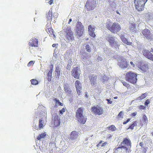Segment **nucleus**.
<instances>
[{
    "mask_svg": "<svg viewBox=\"0 0 153 153\" xmlns=\"http://www.w3.org/2000/svg\"><path fill=\"white\" fill-rule=\"evenodd\" d=\"M137 126V122L136 121H134L133 122V123L128 128V129H130L131 130H132L134 129V126Z\"/></svg>",
    "mask_w": 153,
    "mask_h": 153,
    "instance_id": "32",
    "label": "nucleus"
},
{
    "mask_svg": "<svg viewBox=\"0 0 153 153\" xmlns=\"http://www.w3.org/2000/svg\"><path fill=\"white\" fill-rule=\"evenodd\" d=\"M97 77L96 76H94L93 74H91L89 76L90 81L92 86H94L96 84Z\"/></svg>",
    "mask_w": 153,
    "mask_h": 153,
    "instance_id": "17",
    "label": "nucleus"
},
{
    "mask_svg": "<svg viewBox=\"0 0 153 153\" xmlns=\"http://www.w3.org/2000/svg\"><path fill=\"white\" fill-rule=\"evenodd\" d=\"M83 109V108L82 107L78 108L76 112V117L79 123L84 124L85 123L87 119L82 115Z\"/></svg>",
    "mask_w": 153,
    "mask_h": 153,
    "instance_id": "4",
    "label": "nucleus"
},
{
    "mask_svg": "<svg viewBox=\"0 0 153 153\" xmlns=\"http://www.w3.org/2000/svg\"><path fill=\"white\" fill-rule=\"evenodd\" d=\"M106 28L113 33H117L121 29L120 25L117 23L114 22L112 24L110 22L106 23Z\"/></svg>",
    "mask_w": 153,
    "mask_h": 153,
    "instance_id": "1",
    "label": "nucleus"
},
{
    "mask_svg": "<svg viewBox=\"0 0 153 153\" xmlns=\"http://www.w3.org/2000/svg\"><path fill=\"white\" fill-rule=\"evenodd\" d=\"M121 145H126V147L128 148H130L131 147V143L129 139L128 138H125L122 142L121 143Z\"/></svg>",
    "mask_w": 153,
    "mask_h": 153,
    "instance_id": "15",
    "label": "nucleus"
},
{
    "mask_svg": "<svg viewBox=\"0 0 153 153\" xmlns=\"http://www.w3.org/2000/svg\"><path fill=\"white\" fill-rule=\"evenodd\" d=\"M78 133L74 131H72L70 134V139L72 140L76 139L78 137Z\"/></svg>",
    "mask_w": 153,
    "mask_h": 153,
    "instance_id": "20",
    "label": "nucleus"
},
{
    "mask_svg": "<svg viewBox=\"0 0 153 153\" xmlns=\"http://www.w3.org/2000/svg\"><path fill=\"white\" fill-rule=\"evenodd\" d=\"M139 145L140 146L142 147L143 146V144L142 142H140L139 143Z\"/></svg>",
    "mask_w": 153,
    "mask_h": 153,
    "instance_id": "55",
    "label": "nucleus"
},
{
    "mask_svg": "<svg viewBox=\"0 0 153 153\" xmlns=\"http://www.w3.org/2000/svg\"><path fill=\"white\" fill-rule=\"evenodd\" d=\"M72 21V19H69V22H68V24H69L70 22H71Z\"/></svg>",
    "mask_w": 153,
    "mask_h": 153,
    "instance_id": "57",
    "label": "nucleus"
},
{
    "mask_svg": "<svg viewBox=\"0 0 153 153\" xmlns=\"http://www.w3.org/2000/svg\"><path fill=\"white\" fill-rule=\"evenodd\" d=\"M149 103H150L149 100L147 99L145 101V102L144 103V105L146 106L147 105H148Z\"/></svg>",
    "mask_w": 153,
    "mask_h": 153,
    "instance_id": "47",
    "label": "nucleus"
},
{
    "mask_svg": "<svg viewBox=\"0 0 153 153\" xmlns=\"http://www.w3.org/2000/svg\"><path fill=\"white\" fill-rule=\"evenodd\" d=\"M122 82L123 85L126 87L128 89L131 88V87L130 85L126 82L123 81Z\"/></svg>",
    "mask_w": 153,
    "mask_h": 153,
    "instance_id": "34",
    "label": "nucleus"
},
{
    "mask_svg": "<svg viewBox=\"0 0 153 153\" xmlns=\"http://www.w3.org/2000/svg\"><path fill=\"white\" fill-rule=\"evenodd\" d=\"M64 91L66 93L69 94H71V91L67 84H64Z\"/></svg>",
    "mask_w": 153,
    "mask_h": 153,
    "instance_id": "23",
    "label": "nucleus"
},
{
    "mask_svg": "<svg viewBox=\"0 0 153 153\" xmlns=\"http://www.w3.org/2000/svg\"><path fill=\"white\" fill-rule=\"evenodd\" d=\"M117 97H115L114 98L115 99H117Z\"/></svg>",
    "mask_w": 153,
    "mask_h": 153,
    "instance_id": "60",
    "label": "nucleus"
},
{
    "mask_svg": "<svg viewBox=\"0 0 153 153\" xmlns=\"http://www.w3.org/2000/svg\"><path fill=\"white\" fill-rule=\"evenodd\" d=\"M106 100L108 102V104H111L112 102V101H110V100L108 99H106Z\"/></svg>",
    "mask_w": 153,
    "mask_h": 153,
    "instance_id": "51",
    "label": "nucleus"
},
{
    "mask_svg": "<svg viewBox=\"0 0 153 153\" xmlns=\"http://www.w3.org/2000/svg\"><path fill=\"white\" fill-rule=\"evenodd\" d=\"M139 68L144 72L147 71L149 69L147 64H141L139 67Z\"/></svg>",
    "mask_w": 153,
    "mask_h": 153,
    "instance_id": "22",
    "label": "nucleus"
},
{
    "mask_svg": "<svg viewBox=\"0 0 153 153\" xmlns=\"http://www.w3.org/2000/svg\"><path fill=\"white\" fill-rule=\"evenodd\" d=\"M75 86L76 89V91L78 95H80L81 92L80 90L81 89V84L78 80H76L75 83Z\"/></svg>",
    "mask_w": 153,
    "mask_h": 153,
    "instance_id": "19",
    "label": "nucleus"
},
{
    "mask_svg": "<svg viewBox=\"0 0 153 153\" xmlns=\"http://www.w3.org/2000/svg\"><path fill=\"white\" fill-rule=\"evenodd\" d=\"M32 84L33 85H36L38 83V81L36 79H33L30 80Z\"/></svg>",
    "mask_w": 153,
    "mask_h": 153,
    "instance_id": "37",
    "label": "nucleus"
},
{
    "mask_svg": "<svg viewBox=\"0 0 153 153\" xmlns=\"http://www.w3.org/2000/svg\"><path fill=\"white\" fill-rule=\"evenodd\" d=\"M131 119L130 118H128L127 119V120L125 121H124L123 122V124L124 125L126 124Z\"/></svg>",
    "mask_w": 153,
    "mask_h": 153,
    "instance_id": "48",
    "label": "nucleus"
},
{
    "mask_svg": "<svg viewBox=\"0 0 153 153\" xmlns=\"http://www.w3.org/2000/svg\"><path fill=\"white\" fill-rule=\"evenodd\" d=\"M151 51L152 52H153V48H151Z\"/></svg>",
    "mask_w": 153,
    "mask_h": 153,
    "instance_id": "59",
    "label": "nucleus"
},
{
    "mask_svg": "<svg viewBox=\"0 0 153 153\" xmlns=\"http://www.w3.org/2000/svg\"><path fill=\"white\" fill-rule=\"evenodd\" d=\"M60 124V119L59 116L57 115L54 116L52 119V125L53 126V127H57Z\"/></svg>",
    "mask_w": 153,
    "mask_h": 153,
    "instance_id": "10",
    "label": "nucleus"
},
{
    "mask_svg": "<svg viewBox=\"0 0 153 153\" xmlns=\"http://www.w3.org/2000/svg\"><path fill=\"white\" fill-rule=\"evenodd\" d=\"M130 63L131 65H132L133 67H135V65L133 63V62H131Z\"/></svg>",
    "mask_w": 153,
    "mask_h": 153,
    "instance_id": "54",
    "label": "nucleus"
},
{
    "mask_svg": "<svg viewBox=\"0 0 153 153\" xmlns=\"http://www.w3.org/2000/svg\"><path fill=\"white\" fill-rule=\"evenodd\" d=\"M120 45V43L117 41H114L113 43L110 45L111 47L116 49V50L119 49Z\"/></svg>",
    "mask_w": 153,
    "mask_h": 153,
    "instance_id": "26",
    "label": "nucleus"
},
{
    "mask_svg": "<svg viewBox=\"0 0 153 153\" xmlns=\"http://www.w3.org/2000/svg\"><path fill=\"white\" fill-rule=\"evenodd\" d=\"M137 75L131 71H130L126 73L125 75V79L126 81L133 84L136 83Z\"/></svg>",
    "mask_w": 153,
    "mask_h": 153,
    "instance_id": "2",
    "label": "nucleus"
},
{
    "mask_svg": "<svg viewBox=\"0 0 153 153\" xmlns=\"http://www.w3.org/2000/svg\"><path fill=\"white\" fill-rule=\"evenodd\" d=\"M28 45L30 47H37L38 46V39L35 38L31 39L29 41Z\"/></svg>",
    "mask_w": 153,
    "mask_h": 153,
    "instance_id": "11",
    "label": "nucleus"
},
{
    "mask_svg": "<svg viewBox=\"0 0 153 153\" xmlns=\"http://www.w3.org/2000/svg\"><path fill=\"white\" fill-rule=\"evenodd\" d=\"M123 113L122 111H120L117 116L118 119L119 120L120 118H123Z\"/></svg>",
    "mask_w": 153,
    "mask_h": 153,
    "instance_id": "38",
    "label": "nucleus"
},
{
    "mask_svg": "<svg viewBox=\"0 0 153 153\" xmlns=\"http://www.w3.org/2000/svg\"><path fill=\"white\" fill-rule=\"evenodd\" d=\"M46 30L49 35L50 36L53 38L56 37L55 35L53 33V30L52 28L48 29H46Z\"/></svg>",
    "mask_w": 153,
    "mask_h": 153,
    "instance_id": "25",
    "label": "nucleus"
},
{
    "mask_svg": "<svg viewBox=\"0 0 153 153\" xmlns=\"http://www.w3.org/2000/svg\"><path fill=\"white\" fill-rule=\"evenodd\" d=\"M102 141L101 140L100 141L98 144L97 145V146L98 148H100V147H103L105 146L108 143L107 142L103 143L101 145V144L102 143Z\"/></svg>",
    "mask_w": 153,
    "mask_h": 153,
    "instance_id": "29",
    "label": "nucleus"
},
{
    "mask_svg": "<svg viewBox=\"0 0 153 153\" xmlns=\"http://www.w3.org/2000/svg\"><path fill=\"white\" fill-rule=\"evenodd\" d=\"M34 62L33 61H30L27 64V66L28 67H30V66H32L33 65L34 63Z\"/></svg>",
    "mask_w": 153,
    "mask_h": 153,
    "instance_id": "44",
    "label": "nucleus"
},
{
    "mask_svg": "<svg viewBox=\"0 0 153 153\" xmlns=\"http://www.w3.org/2000/svg\"><path fill=\"white\" fill-rule=\"evenodd\" d=\"M111 137V136H110V137Z\"/></svg>",
    "mask_w": 153,
    "mask_h": 153,
    "instance_id": "62",
    "label": "nucleus"
},
{
    "mask_svg": "<svg viewBox=\"0 0 153 153\" xmlns=\"http://www.w3.org/2000/svg\"><path fill=\"white\" fill-rule=\"evenodd\" d=\"M143 55L146 57L153 61V55L149 51L144 50L143 51Z\"/></svg>",
    "mask_w": 153,
    "mask_h": 153,
    "instance_id": "12",
    "label": "nucleus"
},
{
    "mask_svg": "<svg viewBox=\"0 0 153 153\" xmlns=\"http://www.w3.org/2000/svg\"><path fill=\"white\" fill-rule=\"evenodd\" d=\"M46 29H48L52 28L51 22H49V23H47V24L46 25Z\"/></svg>",
    "mask_w": 153,
    "mask_h": 153,
    "instance_id": "42",
    "label": "nucleus"
},
{
    "mask_svg": "<svg viewBox=\"0 0 153 153\" xmlns=\"http://www.w3.org/2000/svg\"><path fill=\"white\" fill-rule=\"evenodd\" d=\"M123 149H125L126 151H128V148L126 146L124 145L121 146L115 147L114 149V153H123Z\"/></svg>",
    "mask_w": 153,
    "mask_h": 153,
    "instance_id": "16",
    "label": "nucleus"
},
{
    "mask_svg": "<svg viewBox=\"0 0 153 153\" xmlns=\"http://www.w3.org/2000/svg\"><path fill=\"white\" fill-rule=\"evenodd\" d=\"M146 96L147 95L146 94H143L140 96L138 97L137 98V100H142L145 98L146 97Z\"/></svg>",
    "mask_w": 153,
    "mask_h": 153,
    "instance_id": "33",
    "label": "nucleus"
},
{
    "mask_svg": "<svg viewBox=\"0 0 153 153\" xmlns=\"http://www.w3.org/2000/svg\"><path fill=\"white\" fill-rule=\"evenodd\" d=\"M139 108L140 109H143L145 108V106L143 105H140Z\"/></svg>",
    "mask_w": 153,
    "mask_h": 153,
    "instance_id": "50",
    "label": "nucleus"
},
{
    "mask_svg": "<svg viewBox=\"0 0 153 153\" xmlns=\"http://www.w3.org/2000/svg\"><path fill=\"white\" fill-rule=\"evenodd\" d=\"M59 69V66H57L56 68L55 71L57 73L58 76L60 75V71Z\"/></svg>",
    "mask_w": 153,
    "mask_h": 153,
    "instance_id": "39",
    "label": "nucleus"
},
{
    "mask_svg": "<svg viewBox=\"0 0 153 153\" xmlns=\"http://www.w3.org/2000/svg\"><path fill=\"white\" fill-rule=\"evenodd\" d=\"M143 34L149 39H152V33H150V30L147 29H145L142 32Z\"/></svg>",
    "mask_w": 153,
    "mask_h": 153,
    "instance_id": "13",
    "label": "nucleus"
},
{
    "mask_svg": "<svg viewBox=\"0 0 153 153\" xmlns=\"http://www.w3.org/2000/svg\"><path fill=\"white\" fill-rule=\"evenodd\" d=\"M148 0H134V6L136 9L137 11H141L143 10L145 5Z\"/></svg>",
    "mask_w": 153,
    "mask_h": 153,
    "instance_id": "5",
    "label": "nucleus"
},
{
    "mask_svg": "<svg viewBox=\"0 0 153 153\" xmlns=\"http://www.w3.org/2000/svg\"><path fill=\"white\" fill-rule=\"evenodd\" d=\"M129 29L131 31H132V32H134L135 30V25L134 24H131L129 26Z\"/></svg>",
    "mask_w": 153,
    "mask_h": 153,
    "instance_id": "36",
    "label": "nucleus"
},
{
    "mask_svg": "<svg viewBox=\"0 0 153 153\" xmlns=\"http://www.w3.org/2000/svg\"><path fill=\"white\" fill-rule=\"evenodd\" d=\"M118 65L122 68H125L128 67L127 61L125 59H119L118 60Z\"/></svg>",
    "mask_w": 153,
    "mask_h": 153,
    "instance_id": "14",
    "label": "nucleus"
},
{
    "mask_svg": "<svg viewBox=\"0 0 153 153\" xmlns=\"http://www.w3.org/2000/svg\"><path fill=\"white\" fill-rule=\"evenodd\" d=\"M52 10H50L46 14V17L48 19L47 22H51L52 19Z\"/></svg>",
    "mask_w": 153,
    "mask_h": 153,
    "instance_id": "24",
    "label": "nucleus"
},
{
    "mask_svg": "<svg viewBox=\"0 0 153 153\" xmlns=\"http://www.w3.org/2000/svg\"><path fill=\"white\" fill-rule=\"evenodd\" d=\"M66 110L64 108H63L61 110L59 111V113L61 114H62Z\"/></svg>",
    "mask_w": 153,
    "mask_h": 153,
    "instance_id": "45",
    "label": "nucleus"
},
{
    "mask_svg": "<svg viewBox=\"0 0 153 153\" xmlns=\"http://www.w3.org/2000/svg\"><path fill=\"white\" fill-rule=\"evenodd\" d=\"M108 129L111 131H113L116 130L117 129L116 127L114 125H111L108 127Z\"/></svg>",
    "mask_w": 153,
    "mask_h": 153,
    "instance_id": "35",
    "label": "nucleus"
},
{
    "mask_svg": "<svg viewBox=\"0 0 153 153\" xmlns=\"http://www.w3.org/2000/svg\"><path fill=\"white\" fill-rule=\"evenodd\" d=\"M142 121L143 123L146 124H147L148 123V120L146 115L144 114L143 115Z\"/></svg>",
    "mask_w": 153,
    "mask_h": 153,
    "instance_id": "30",
    "label": "nucleus"
},
{
    "mask_svg": "<svg viewBox=\"0 0 153 153\" xmlns=\"http://www.w3.org/2000/svg\"><path fill=\"white\" fill-rule=\"evenodd\" d=\"M152 134L153 135V132L152 133Z\"/></svg>",
    "mask_w": 153,
    "mask_h": 153,
    "instance_id": "61",
    "label": "nucleus"
},
{
    "mask_svg": "<svg viewBox=\"0 0 153 153\" xmlns=\"http://www.w3.org/2000/svg\"><path fill=\"white\" fill-rule=\"evenodd\" d=\"M84 30V26L82 23L78 21L76 26L75 32L76 36L79 37L81 36L83 34Z\"/></svg>",
    "mask_w": 153,
    "mask_h": 153,
    "instance_id": "6",
    "label": "nucleus"
},
{
    "mask_svg": "<svg viewBox=\"0 0 153 153\" xmlns=\"http://www.w3.org/2000/svg\"><path fill=\"white\" fill-rule=\"evenodd\" d=\"M91 111L94 114L100 115L102 114L103 112L102 108L98 105L96 106H93L91 108Z\"/></svg>",
    "mask_w": 153,
    "mask_h": 153,
    "instance_id": "8",
    "label": "nucleus"
},
{
    "mask_svg": "<svg viewBox=\"0 0 153 153\" xmlns=\"http://www.w3.org/2000/svg\"><path fill=\"white\" fill-rule=\"evenodd\" d=\"M137 114V112H134L132 114H131V116L132 117H135Z\"/></svg>",
    "mask_w": 153,
    "mask_h": 153,
    "instance_id": "49",
    "label": "nucleus"
},
{
    "mask_svg": "<svg viewBox=\"0 0 153 153\" xmlns=\"http://www.w3.org/2000/svg\"><path fill=\"white\" fill-rule=\"evenodd\" d=\"M85 49L87 51L89 52H90L91 51V48L90 47L89 45H86L85 46Z\"/></svg>",
    "mask_w": 153,
    "mask_h": 153,
    "instance_id": "41",
    "label": "nucleus"
},
{
    "mask_svg": "<svg viewBox=\"0 0 153 153\" xmlns=\"http://www.w3.org/2000/svg\"><path fill=\"white\" fill-rule=\"evenodd\" d=\"M46 134L45 133H44L39 134L37 136L36 139L38 140H40L41 139L45 138L46 137Z\"/></svg>",
    "mask_w": 153,
    "mask_h": 153,
    "instance_id": "28",
    "label": "nucleus"
},
{
    "mask_svg": "<svg viewBox=\"0 0 153 153\" xmlns=\"http://www.w3.org/2000/svg\"><path fill=\"white\" fill-rule=\"evenodd\" d=\"M97 60L98 61H101V58L99 56L97 58Z\"/></svg>",
    "mask_w": 153,
    "mask_h": 153,
    "instance_id": "56",
    "label": "nucleus"
},
{
    "mask_svg": "<svg viewBox=\"0 0 153 153\" xmlns=\"http://www.w3.org/2000/svg\"><path fill=\"white\" fill-rule=\"evenodd\" d=\"M53 0H50L49 1V4H52L53 3Z\"/></svg>",
    "mask_w": 153,
    "mask_h": 153,
    "instance_id": "53",
    "label": "nucleus"
},
{
    "mask_svg": "<svg viewBox=\"0 0 153 153\" xmlns=\"http://www.w3.org/2000/svg\"><path fill=\"white\" fill-rule=\"evenodd\" d=\"M58 44H53L52 45V46L53 47H56V46H58Z\"/></svg>",
    "mask_w": 153,
    "mask_h": 153,
    "instance_id": "52",
    "label": "nucleus"
},
{
    "mask_svg": "<svg viewBox=\"0 0 153 153\" xmlns=\"http://www.w3.org/2000/svg\"><path fill=\"white\" fill-rule=\"evenodd\" d=\"M106 40L109 42L110 45L116 41L115 37L109 35L106 37Z\"/></svg>",
    "mask_w": 153,
    "mask_h": 153,
    "instance_id": "21",
    "label": "nucleus"
},
{
    "mask_svg": "<svg viewBox=\"0 0 153 153\" xmlns=\"http://www.w3.org/2000/svg\"><path fill=\"white\" fill-rule=\"evenodd\" d=\"M47 76V79L48 80V81H50L51 80V78L52 74L50 73H48Z\"/></svg>",
    "mask_w": 153,
    "mask_h": 153,
    "instance_id": "43",
    "label": "nucleus"
},
{
    "mask_svg": "<svg viewBox=\"0 0 153 153\" xmlns=\"http://www.w3.org/2000/svg\"><path fill=\"white\" fill-rule=\"evenodd\" d=\"M88 31L90 36L94 38L96 36V35L94 32L95 27H93L92 25H89L88 27Z\"/></svg>",
    "mask_w": 153,
    "mask_h": 153,
    "instance_id": "18",
    "label": "nucleus"
},
{
    "mask_svg": "<svg viewBox=\"0 0 153 153\" xmlns=\"http://www.w3.org/2000/svg\"><path fill=\"white\" fill-rule=\"evenodd\" d=\"M96 5V2L94 0H88L85 6V8L87 11H90L93 10Z\"/></svg>",
    "mask_w": 153,
    "mask_h": 153,
    "instance_id": "7",
    "label": "nucleus"
},
{
    "mask_svg": "<svg viewBox=\"0 0 153 153\" xmlns=\"http://www.w3.org/2000/svg\"><path fill=\"white\" fill-rule=\"evenodd\" d=\"M122 41L125 44L128 45H131L132 44L131 42H128L127 39L125 38L124 36H122L120 37Z\"/></svg>",
    "mask_w": 153,
    "mask_h": 153,
    "instance_id": "27",
    "label": "nucleus"
},
{
    "mask_svg": "<svg viewBox=\"0 0 153 153\" xmlns=\"http://www.w3.org/2000/svg\"><path fill=\"white\" fill-rule=\"evenodd\" d=\"M53 65H52L51 66H50V71H49L48 73H50L51 74H52V71H53Z\"/></svg>",
    "mask_w": 153,
    "mask_h": 153,
    "instance_id": "46",
    "label": "nucleus"
},
{
    "mask_svg": "<svg viewBox=\"0 0 153 153\" xmlns=\"http://www.w3.org/2000/svg\"><path fill=\"white\" fill-rule=\"evenodd\" d=\"M65 33V38L68 42L73 41L74 39L73 32L71 30V27L66 26L64 29Z\"/></svg>",
    "mask_w": 153,
    "mask_h": 153,
    "instance_id": "3",
    "label": "nucleus"
},
{
    "mask_svg": "<svg viewBox=\"0 0 153 153\" xmlns=\"http://www.w3.org/2000/svg\"><path fill=\"white\" fill-rule=\"evenodd\" d=\"M80 72L79 67L76 66L74 67L71 72L72 75L75 78L79 79Z\"/></svg>",
    "mask_w": 153,
    "mask_h": 153,
    "instance_id": "9",
    "label": "nucleus"
},
{
    "mask_svg": "<svg viewBox=\"0 0 153 153\" xmlns=\"http://www.w3.org/2000/svg\"><path fill=\"white\" fill-rule=\"evenodd\" d=\"M54 101L55 102L56 104H57L59 105L62 106L63 104L60 102L59 100H58L56 98H55L53 99Z\"/></svg>",
    "mask_w": 153,
    "mask_h": 153,
    "instance_id": "40",
    "label": "nucleus"
},
{
    "mask_svg": "<svg viewBox=\"0 0 153 153\" xmlns=\"http://www.w3.org/2000/svg\"><path fill=\"white\" fill-rule=\"evenodd\" d=\"M117 14H120V13H119V12L118 11H117Z\"/></svg>",
    "mask_w": 153,
    "mask_h": 153,
    "instance_id": "58",
    "label": "nucleus"
},
{
    "mask_svg": "<svg viewBox=\"0 0 153 153\" xmlns=\"http://www.w3.org/2000/svg\"><path fill=\"white\" fill-rule=\"evenodd\" d=\"M44 122L42 119H40L39 123V129L43 128L44 127L43 125Z\"/></svg>",
    "mask_w": 153,
    "mask_h": 153,
    "instance_id": "31",
    "label": "nucleus"
}]
</instances>
